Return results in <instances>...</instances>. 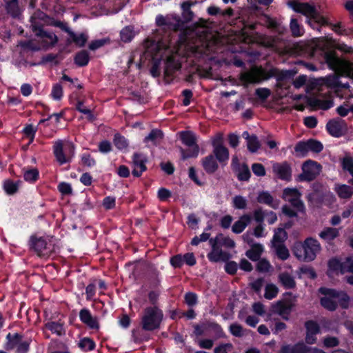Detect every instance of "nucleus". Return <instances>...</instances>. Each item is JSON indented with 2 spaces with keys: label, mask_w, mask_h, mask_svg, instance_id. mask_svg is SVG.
Instances as JSON below:
<instances>
[{
  "label": "nucleus",
  "mask_w": 353,
  "mask_h": 353,
  "mask_svg": "<svg viewBox=\"0 0 353 353\" xmlns=\"http://www.w3.org/2000/svg\"><path fill=\"white\" fill-rule=\"evenodd\" d=\"M336 192L340 198L350 199L353 194V189L347 185H341L336 190Z\"/></svg>",
  "instance_id": "nucleus-43"
},
{
  "label": "nucleus",
  "mask_w": 353,
  "mask_h": 353,
  "mask_svg": "<svg viewBox=\"0 0 353 353\" xmlns=\"http://www.w3.org/2000/svg\"><path fill=\"white\" fill-rule=\"evenodd\" d=\"M30 245L38 255L48 256L54 250L53 238L50 236H32L30 239Z\"/></svg>",
  "instance_id": "nucleus-7"
},
{
  "label": "nucleus",
  "mask_w": 353,
  "mask_h": 353,
  "mask_svg": "<svg viewBox=\"0 0 353 353\" xmlns=\"http://www.w3.org/2000/svg\"><path fill=\"white\" fill-rule=\"evenodd\" d=\"M163 319V312L157 307H149L144 310L141 319L144 330L151 331L158 328Z\"/></svg>",
  "instance_id": "nucleus-8"
},
{
  "label": "nucleus",
  "mask_w": 353,
  "mask_h": 353,
  "mask_svg": "<svg viewBox=\"0 0 353 353\" xmlns=\"http://www.w3.org/2000/svg\"><path fill=\"white\" fill-rule=\"evenodd\" d=\"M341 166L343 170L347 171L353 177V158L349 156L343 157L341 160ZM349 183L353 185V178L349 180Z\"/></svg>",
  "instance_id": "nucleus-36"
},
{
  "label": "nucleus",
  "mask_w": 353,
  "mask_h": 353,
  "mask_svg": "<svg viewBox=\"0 0 353 353\" xmlns=\"http://www.w3.org/2000/svg\"><path fill=\"white\" fill-rule=\"evenodd\" d=\"M259 203L266 204L273 208H276L278 203L274 200L273 196L267 191L260 192L257 196Z\"/></svg>",
  "instance_id": "nucleus-31"
},
{
  "label": "nucleus",
  "mask_w": 353,
  "mask_h": 353,
  "mask_svg": "<svg viewBox=\"0 0 353 353\" xmlns=\"http://www.w3.org/2000/svg\"><path fill=\"white\" fill-rule=\"evenodd\" d=\"M274 310L277 312L280 316H282L285 320H288V315L291 313L293 308V304L288 301L285 302L284 301H278L273 305Z\"/></svg>",
  "instance_id": "nucleus-20"
},
{
  "label": "nucleus",
  "mask_w": 353,
  "mask_h": 353,
  "mask_svg": "<svg viewBox=\"0 0 353 353\" xmlns=\"http://www.w3.org/2000/svg\"><path fill=\"white\" fill-rule=\"evenodd\" d=\"M19 181L6 180L3 183V189L8 194H13L18 190Z\"/></svg>",
  "instance_id": "nucleus-47"
},
{
  "label": "nucleus",
  "mask_w": 353,
  "mask_h": 353,
  "mask_svg": "<svg viewBox=\"0 0 353 353\" xmlns=\"http://www.w3.org/2000/svg\"><path fill=\"white\" fill-rule=\"evenodd\" d=\"M311 347L307 346L303 342H298L294 345H283L279 353H308Z\"/></svg>",
  "instance_id": "nucleus-18"
},
{
  "label": "nucleus",
  "mask_w": 353,
  "mask_h": 353,
  "mask_svg": "<svg viewBox=\"0 0 353 353\" xmlns=\"http://www.w3.org/2000/svg\"><path fill=\"white\" fill-rule=\"evenodd\" d=\"M294 152L297 157H305L309 152L307 141H299L294 146Z\"/></svg>",
  "instance_id": "nucleus-44"
},
{
  "label": "nucleus",
  "mask_w": 353,
  "mask_h": 353,
  "mask_svg": "<svg viewBox=\"0 0 353 353\" xmlns=\"http://www.w3.org/2000/svg\"><path fill=\"white\" fill-rule=\"evenodd\" d=\"M263 251V247L259 243L254 244L251 248L246 251L245 255L252 261H257L260 259Z\"/></svg>",
  "instance_id": "nucleus-29"
},
{
  "label": "nucleus",
  "mask_w": 353,
  "mask_h": 353,
  "mask_svg": "<svg viewBox=\"0 0 353 353\" xmlns=\"http://www.w3.org/2000/svg\"><path fill=\"white\" fill-rule=\"evenodd\" d=\"M114 143L119 150H125L128 145V143L124 137L116 134L114 139Z\"/></svg>",
  "instance_id": "nucleus-52"
},
{
  "label": "nucleus",
  "mask_w": 353,
  "mask_h": 353,
  "mask_svg": "<svg viewBox=\"0 0 353 353\" xmlns=\"http://www.w3.org/2000/svg\"><path fill=\"white\" fill-rule=\"evenodd\" d=\"M213 241H214V242L216 243L220 247L224 246L226 248H233L234 246V241L222 234L217 235L215 239H213Z\"/></svg>",
  "instance_id": "nucleus-38"
},
{
  "label": "nucleus",
  "mask_w": 353,
  "mask_h": 353,
  "mask_svg": "<svg viewBox=\"0 0 353 353\" xmlns=\"http://www.w3.org/2000/svg\"><path fill=\"white\" fill-rule=\"evenodd\" d=\"M109 39L107 38L92 41L89 45V48L91 50H97L106 43H109Z\"/></svg>",
  "instance_id": "nucleus-60"
},
{
  "label": "nucleus",
  "mask_w": 353,
  "mask_h": 353,
  "mask_svg": "<svg viewBox=\"0 0 353 353\" xmlns=\"http://www.w3.org/2000/svg\"><path fill=\"white\" fill-rule=\"evenodd\" d=\"M322 166L313 160H307L302 165V173L298 175L299 181H312L320 174Z\"/></svg>",
  "instance_id": "nucleus-11"
},
{
  "label": "nucleus",
  "mask_w": 353,
  "mask_h": 353,
  "mask_svg": "<svg viewBox=\"0 0 353 353\" xmlns=\"http://www.w3.org/2000/svg\"><path fill=\"white\" fill-rule=\"evenodd\" d=\"M213 148V153L216 157V159L220 163H225L229 158V152L228 149L221 143L217 142H214Z\"/></svg>",
  "instance_id": "nucleus-22"
},
{
  "label": "nucleus",
  "mask_w": 353,
  "mask_h": 353,
  "mask_svg": "<svg viewBox=\"0 0 353 353\" xmlns=\"http://www.w3.org/2000/svg\"><path fill=\"white\" fill-rule=\"evenodd\" d=\"M288 5L294 12L305 16L307 24L318 32H321V24H327V18L321 14L314 5L296 1H289Z\"/></svg>",
  "instance_id": "nucleus-4"
},
{
  "label": "nucleus",
  "mask_w": 353,
  "mask_h": 353,
  "mask_svg": "<svg viewBox=\"0 0 353 353\" xmlns=\"http://www.w3.org/2000/svg\"><path fill=\"white\" fill-rule=\"evenodd\" d=\"M147 159L145 155L139 153H135L133 155L132 163L133 170L132 174L134 176H140L141 174L146 170L145 163Z\"/></svg>",
  "instance_id": "nucleus-17"
},
{
  "label": "nucleus",
  "mask_w": 353,
  "mask_h": 353,
  "mask_svg": "<svg viewBox=\"0 0 353 353\" xmlns=\"http://www.w3.org/2000/svg\"><path fill=\"white\" fill-rule=\"evenodd\" d=\"M51 97L54 100L59 101L63 97V88L62 86L59 84H54L52 88Z\"/></svg>",
  "instance_id": "nucleus-54"
},
{
  "label": "nucleus",
  "mask_w": 353,
  "mask_h": 353,
  "mask_svg": "<svg viewBox=\"0 0 353 353\" xmlns=\"http://www.w3.org/2000/svg\"><path fill=\"white\" fill-rule=\"evenodd\" d=\"M319 292L324 296H330L338 299L337 303L342 309H347L349 307L350 298L345 292L325 287H321L319 289Z\"/></svg>",
  "instance_id": "nucleus-12"
},
{
  "label": "nucleus",
  "mask_w": 353,
  "mask_h": 353,
  "mask_svg": "<svg viewBox=\"0 0 353 353\" xmlns=\"http://www.w3.org/2000/svg\"><path fill=\"white\" fill-rule=\"evenodd\" d=\"M307 141L309 151L319 153L323 150V145L321 141L314 139H310Z\"/></svg>",
  "instance_id": "nucleus-49"
},
{
  "label": "nucleus",
  "mask_w": 353,
  "mask_h": 353,
  "mask_svg": "<svg viewBox=\"0 0 353 353\" xmlns=\"http://www.w3.org/2000/svg\"><path fill=\"white\" fill-rule=\"evenodd\" d=\"M290 29L292 37H299L303 35L305 32L302 24L299 23L296 18H292L290 23Z\"/></svg>",
  "instance_id": "nucleus-33"
},
{
  "label": "nucleus",
  "mask_w": 353,
  "mask_h": 353,
  "mask_svg": "<svg viewBox=\"0 0 353 353\" xmlns=\"http://www.w3.org/2000/svg\"><path fill=\"white\" fill-rule=\"evenodd\" d=\"M47 329L50 330L52 333L57 334L58 336H62L65 334V330L61 323L57 322H48L46 324Z\"/></svg>",
  "instance_id": "nucleus-40"
},
{
  "label": "nucleus",
  "mask_w": 353,
  "mask_h": 353,
  "mask_svg": "<svg viewBox=\"0 0 353 353\" xmlns=\"http://www.w3.org/2000/svg\"><path fill=\"white\" fill-rule=\"evenodd\" d=\"M325 128L330 135L333 137L339 138L345 134L347 123L340 118H335L327 121Z\"/></svg>",
  "instance_id": "nucleus-13"
},
{
  "label": "nucleus",
  "mask_w": 353,
  "mask_h": 353,
  "mask_svg": "<svg viewBox=\"0 0 353 353\" xmlns=\"http://www.w3.org/2000/svg\"><path fill=\"white\" fill-rule=\"evenodd\" d=\"M333 299H335V297L330 296L321 297L320 299L321 305L330 312L335 311L338 307V303L336 301H334Z\"/></svg>",
  "instance_id": "nucleus-35"
},
{
  "label": "nucleus",
  "mask_w": 353,
  "mask_h": 353,
  "mask_svg": "<svg viewBox=\"0 0 353 353\" xmlns=\"http://www.w3.org/2000/svg\"><path fill=\"white\" fill-rule=\"evenodd\" d=\"M254 174L257 176H264L266 174L264 165L259 163H254L251 166Z\"/></svg>",
  "instance_id": "nucleus-55"
},
{
  "label": "nucleus",
  "mask_w": 353,
  "mask_h": 353,
  "mask_svg": "<svg viewBox=\"0 0 353 353\" xmlns=\"http://www.w3.org/2000/svg\"><path fill=\"white\" fill-rule=\"evenodd\" d=\"M307 103L312 107L319 108L323 110H327L334 105V101L332 99L321 100L316 97H310L307 99Z\"/></svg>",
  "instance_id": "nucleus-23"
},
{
  "label": "nucleus",
  "mask_w": 353,
  "mask_h": 353,
  "mask_svg": "<svg viewBox=\"0 0 353 353\" xmlns=\"http://www.w3.org/2000/svg\"><path fill=\"white\" fill-rule=\"evenodd\" d=\"M39 176V172L36 169L27 170L24 172V179L26 181L32 182L37 180Z\"/></svg>",
  "instance_id": "nucleus-62"
},
{
  "label": "nucleus",
  "mask_w": 353,
  "mask_h": 353,
  "mask_svg": "<svg viewBox=\"0 0 353 353\" xmlns=\"http://www.w3.org/2000/svg\"><path fill=\"white\" fill-rule=\"evenodd\" d=\"M271 94V90L267 88H259L255 90L256 97L262 101H265Z\"/></svg>",
  "instance_id": "nucleus-51"
},
{
  "label": "nucleus",
  "mask_w": 353,
  "mask_h": 353,
  "mask_svg": "<svg viewBox=\"0 0 353 353\" xmlns=\"http://www.w3.org/2000/svg\"><path fill=\"white\" fill-rule=\"evenodd\" d=\"M17 352L18 353H26L29 350L30 346V341L29 340H25L19 341L17 340Z\"/></svg>",
  "instance_id": "nucleus-63"
},
{
  "label": "nucleus",
  "mask_w": 353,
  "mask_h": 353,
  "mask_svg": "<svg viewBox=\"0 0 353 353\" xmlns=\"http://www.w3.org/2000/svg\"><path fill=\"white\" fill-rule=\"evenodd\" d=\"M232 169L236 172L237 177L240 181H243V171L241 170L239 160L236 157H234L232 160Z\"/></svg>",
  "instance_id": "nucleus-58"
},
{
  "label": "nucleus",
  "mask_w": 353,
  "mask_h": 353,
  "mask_svg": "<svg viewBox=\"0 0 353 353\" xmlns=\"http://www.w3.org/2000/svg\"><path fill=\"white\" fill-rule=\"evenodd\" d=\"M63 30L68 33L72 39V41L74 42L76 45L79 47H83L85 46L88 39L87 34L81 33L79 34H77L67 26H64ZM68 42L70 43L71 41L68 40Z\"/></svg>",
  "instance_id": "nucleus-24"
},
{
  "label": "nucleus",
  "mask_w": 353,
  "mask_h": 353,
  "mask_svg": "<svg viewBox=\"0 0 353 353\" xmlns=\"http://www.w3.org/2000/svg\"><path fill=\"white\" fill-rule=\"evenodd\" d=\"M180 138L183 144L189 148L185 150L181 148V157L186 159L191 157H196L199 154V148L196 144L195 134L192 132L183 131L180 132Z\"/></svg>",
  "instance_id": "nucleus-9"
},
{
  "label": "nucleus",
  "mask_w": 353,
  "mask_h": 353,
  "mask_svg": "<svg viewBox=\"0 0 353 353\" xmlns=\"http://www.w3.org/2000/svg\"><path fill=\"white\" fill-rule=\"evenodd\" d=\"M303 123L308 128H314L317 125L318 121L315 117L310 116L304 118Z\"/></svg>",
  "instance_id": "nucleus-64"
},
{
  "label": "nucleus",
  "mask_w": 353,
  "mask_h": 353,
  "mask_svg": "<svg viewBox=\"0 0 353 353\" xmlns=\"http://www.w3.org/2000/svg\"><path fill=\"white\" fill-rule=\"evenodd\" d=\"M306 330L305 342L309 345H313L316 343V335L321 333V327L319 323L314 320L306 321L304 323Z\"/></svg>",
  "instance_id": "nucleus-14"
},
{
  "label": "nucleus",
  "mask_w": 353,
  "mask_h": 353,
  "mask_svg": "<svg viewBox=\"0 0 353 353\" xmlns=\"http://www.w3.org/2000/svg\"><path fill=\"white\" fill-rule=\"evenodd\" d=\"M272 171L276 177L281 180L290 181L292 179V168L287 161L274 163Z\"/></svg>",
  "instance_id": "nucleus-15"
},
{
  "label": "nucleus",
  "mask_w": 353,
  "mask_h": 353,
  "mask_svg": "<svg viewBox=\"0 0 353 353\" xmlns=\"http://www.w3.org/2000/svg\"><path fill=\"white\" fill-rule=\"evenodd\" d=\"M79 317L81 321L93 329L98 328V323L97 320L92 316L89 310L86 309L81 310L79 313Z\"/></svg>",
  "instance_id": "nucleus-27"
},
{
  "label": "nucleus",
  "mask_w": 353,
  "mask_h": 353,
  "mask_svg": "<svg viewBox=\"0 0 353 353\" xmlns=\"http://www.w3.org/2000/svg\"><path fill=\"white\" fill-rule=\"evenodd\" d=\"M203 166L207 172L213 173L216 170L218 164L214 157L209 155L203 160Z\"/></svg>",
  "instance_id": "nucleus-34"
},
{
  "label": "nucleus",
  "mask_w": 353,
  "mask_h": 353,
  "mask_svg": "<svg viewBox=\"0 0 353 353\" xmlns=\"http://www.w3.org/2000/svg\"><path fill=\"white\" fill-rule=\"evenodd\" d=\"M79 345V347L85 351L92 350L95 347V344L93 341L88 338H84L81 339Z\"/></svg>",
  "instance_id": "nucleus-56"
},
{
  "label": "nucleus",
  "mask_w": 353,
  "mask_h": 353,
  "mask_svg": "<svg viewBox=\"0 0 353 353\" xmlns=\"http://www.w3.org/2000/svg\"><path fill=\"white\" fill-rule=\"evenodd\" d=\"M290 204L297 210V211L300 212H305V208L303 201L301 199V197H296L295 199H292L291 201H289Z\"/></svg>",
  "instance_id": "nucleus-61"
},
{
  "label": "nucleus",
  "mask_w": 353,
  "mask_h": 353,
  "mask_svg": "<svg viewBox=\"0 0 353 353\" xmlns=\"http://www.w3.org/2000/svg\"><path fill=\"white\" fill-rule=\"evenodd\" d=\"M279 281L286 290L293 289L296 287V281L288 272H282L279 275Z\"/></svg>",
  "instance_id": "nucleus-25"
},
{
  "label": "nucleus",
  "mask_w": 353,
  "mask_h": 353,
  "mask_svg": "<svg viewBox=\"0 0 353 353\" xmlns=\"http://www.w3.org/2000/svg\"><path fill=\"white\" fill-rule=\"evenodd\" d=\"M252 19L249 21L244 18V44H256L260 47L266 46L265 36L256 31L259 26L279 32L281 24L276 18L261 14L252 17Z\"/></svg>",
  "instance_id": "nucleus-3"
},
{
  "label": "nucleus",
  "mask_w": 353,
  "mask_h": 353,
  "mask_svg": "<svg viewBox=\"0 0 353 353\" xmlns=\"http://www.w3.org/2000/svg\"><path fill=\"white\" fill-rule=\"evenodd\" d=\"M210 243L212 246V251L208 254V258L210 261H225L228 259V253L222 251L220 246L213 241V239L210 240Z\"/></svg>",
  "instance_id": "nucleus-16"
},
{
  "label": "nucleus",
  "mask_w": 353,
  "mask_h": 353,
  "mask_svg": "<svg viewBox=\"0 0 353 353\" xmlns=\"http://www.w3.org/2000/svg\"><path fill=\"white\" fill-rule=\"evenodd\" d=\"M244 138L247 140L248 150L252 152H256L261 146L257 137L255 134L250 135L247 131H244Z\"/></svg>",
  "instance_id": "nucleus-28"
},
{
  "label": "nucleus",
  "mask_w": 353,
  "mask_h": 353,
  "mask_svg": "<svg viewBox=\"0 0 353 353\" xmlns=\"http://www.w3.org/2000/svg\"><path fill=\"white\" fill-rule=\"evenodd\" d=\"M299 272L301 274H306L310 279H315L317 277L314 269L312 267L303 265L299 268Z\"/></svg>",
  "instance_id": "nucleus-57"
},
{
  "label": "nucleus",
  "mask_w": 353,
  "mask_h": 353,
  "mask_svg": "<svg viewBox=\"0 0 353 353\" xmlns=\"http://www.w3.org/2000/svg\"><path fill=\"white\" fill-rule=\"evenodd\" d=\"M288 237V234L284 228H279L274 231V234L272 238L273 246L274 244H283V243L285 241Z\"/></svg>",
  "instance_id": "nucleus-37"
},
{
  "label": "nucleus",
  "mask_w": 353,
  "mask_h": 353,
  "mask_svg": "<svg viewBox=\"0 0 353 353\" xmlns=\"http://www.w3.org/2000/svg\"><path fill=\"white\" fill-rule=\"evenodd\" d=\"M163 138V134L162 132L159 130H153L151 131V132L147 136L144 141L145 143L148 145H156Z\"/></svg>",
  "instance_id": "nucleus-30"
},
{
  "label": "nucleus",
  "mask_w": 353,
  "mask_h": 353,
  "mask_svg": "<svg viewBox=\"0 0 353 353\" xmlns=\"http://www.w3.org/2000/svg\"><path fill=\"white\" fill-rule=\"evenodd\" d=\"M339 236V231L337 228L327 227L324 228L319 234V236L327 241L330 243Z\"/></svg>",
  "instance_id": "nucleus-26"
},
{
  "label": "nucleus",
  "mask_w": 353,
  "mask_h": 353,
  "mask_svg": "<svg viewBox=\"0 0 353 353\" xmlns=\"http://www.w3.org/2000/svg\"><path fill=\"white\" fill-rule=\"evenodd\" d=\"M323 345L326 348L334 347L339 345V340L335 336H326L323 341Z\"/></svg>",
  "instance_id": "nucleus-53"
},
{
  "label": "nucleus",
  "mask_w": 353,
  "mask_h": 353,
  "mask_svg": "<svg viewBox=\"0 0 353 353\" xmlns=\"http://www.w3.org/2000/svg\"><path fill=\"white\" fill-rule=\"evenodd\" d=\"M257 264H256V270L260 272H266L268 271H269V269L270 268V262L265 259H259V261H257Z\"/></svg>",
  "instance_id": "nucleus-59"
},
{
  "label": "nucleus",
  "mask_w": 353,
  "mask_h": 353,
  "mask_svg": "<svg viewBox=\"0 0 353 353\" xmlns=\"http://www.w3.org/2000/svg\"><path fill=\"white\" fill-rule=\"evenodd\" d=\"M74 153V147L71 142L57 141L54 145V154L57 161L61 164L69 162Z\"/></svg>",
  "instance_id": "nucleus-10"
},
{
  "label": "nucleus",
  "mask_w": 353,
  "mask_h": 353,
  "mask_svg": "<svg viewBox=\"0 0 353 353\" xmlns=\"http://www.w3.org/2000/svg\"><path fill=\"white\" fill-rule=\"evenodd\" d=\"M179 17L178 16L168 15L164 17L163 15H157L156 17V23L159 26L167 27L168 28L174 29L179 24Z\"/></svg>",
  "instance_id": "nucleus-21"
},
{
  "label": "nucleus",
  "mask_w": 353,
  "mask_h": 353,
  "mask_svg": "<svg viewBox=\"0 0 353 353\" xmlns=\"http://www.w3.org/2000/svg\"><path fill=\"white\" fill-rule=\"evenodd\" d=\"M345 261L341 262L337 258H332L328 261L327 267L329 270L332 272H340L341 274H345Z\"/></svg>",
  "instance_id": "nucleus-32"
},
{
  "label": "nucleus",
  "mask_w": 353,
  "mask_h": 353,
  "mask_svg": "<svg viewBox=\"0 0 353 353\" xmlns=\"http://www.w3.org/2000/svg\"><path fill=\"white\" fill-rule=\"evenodd\" d=\"M31 26L33 32L37 37L40 43L39 46H35L31 41L21 43L23 48L30 49L32 51H37L41 49H48L54 46L58 41L57 35L52 31L43 30L36 21V17H31Z\"/></svg>",
  "instance_id": "nucleus-5"
},
{
  "label": "nucleus",
  "mask_w": 353,
  "mask_h": 353,
  "mask_svg": "<svg viewBox=\"0 0 353 353\" xmlns=\"http://www.w3.org/2000/svg\"><path fill=\"white\" fill-rule=\"evenodd\" d=\"M291 250L299 261L308 263L315 260L321 246L316 239L307 237L303 241H295Z\"/></svg>",
  "instance_id": "nucleus-6"
},
{
  "label": "nucleus",
  "mask_w": 353,
  "mask_h": 353,
  "mask_svg": "<svg viewBox=\"0 0 353 353\" xmlns=\"http://www.w3.org/2000/svg\"><path fill=\"white\" fill-rule=\"evenodd\" d=\"M301 194L300 192L296 188H286L283 191V199L287 201H291L292 199H295L296 197H301Z\"/></svg>",
  "instance_id": "nucleus-42"
},
{
  "label": "nucleus",
  "mask_w": 353,
  "mask_h": 353,
  "mask_svg": "<svg viewBox=\"0 0 353 353\" xmlns=\"http://www.w3.org/2000/svg\"><path fill=\"white\" fill-rule=\"evenodd\" d=\"M324 59L329 68L333 70L343 67L345 64V62L339 57L337 53L334 50L326 52Z\"/></svg>",
  "instance_id": "nucleus-19"
},
{
  "label": "nucleus",
  "mask_w": 353,
  "mask_h": 353,
  "mask_svg": "<svg viewBox=\"0 0 353 353\" xmlns=\"http://www.w3.org/2000/svg\"><path fill=\"white\" fill-rule=\"evenodd\" d=\"M74 61L79 66L86 65L89 62L88 52L85 50L81 51L76 55Z\"/></svg>",
  "instance_id": "nucleus-48"
},
{
  "label": "nucleus",
  "mask_w": 353,
  "mask_h": 353,
  "mask_svg": "<svg viewBox=\"0 0 353 353\" xmlns=\"http://www.w3.org/2000/svg\"><path fill=\"white\" fill-rule=\"evenodd\" d=\"M322 26H329L331 29L339 35H347V30H346L341 24V22L336 23L335 24L331 23L327 19V24H321V28Z\"/></svg>",
  "instance_id": "nucleus-41"
},
{
  "label": "nucleus",
  "mask_w": 353,
  "mask_h": 353,
  "mask_svg": "<svg viewBox=\"0 0 353 353\" xmlns=\"http://www.w3.org/2000/svg\"><path fill=\"white\" fill-rule=\"evenodd\" d=\"M278 292L279 289L275 285L272 283L267 284L265 288L264 297L266 299L272 300L277 296Z\"/></svg>",
  "instance_id": "nucleus-46"
},
{
  "label": "nucleus",
  "mask_w": 353,
  "mask_h": 353,
  "mask_svg": "<svg viewBox=\"0 0 353 353\" xmlns=\"http://www.w3.org/2000/svg\"><path fill=\"white\" fill-rule=\"evenodd\" d=\"M7 10L13 17H17L20 13V10L18 6V0H11L7 3Z\"/></svg>",
  "instance_id": "nucleus-50"
},
{
  "label": "nucleus",
  "mask_w": 353,
  "mask_h": 353,
  "mask_svg": "<svg viewBox=\"0 0 353 353\" xmlns=\"http://www.w3.org/2000/svg\"><path fill=\"white\" fill-rule=\"evenodd\" d=\"M276 254L282 261L287 260L290 256V252L284 244H274Z\"/></svg>",
  "instance_id": "nucleus-39"
},
{
  "label": "nucleus",
  "mask_w": 353,
  "mask_h": 353,
  "mask_svg": "<svg viewBox=\"0 0 353 353\" xmlns=\"http://www.w3.org/2000/svg\"><path fill=\"white\" fill-rule=\"evenodd\" d=\"M145 56L150 58L153 63L150 70L151 74L156 77L161 74V65L166 76L172 75L181 68L179 57L193 55L199 58L203 55H208V46L200 48L199 46H188L184 39L174 37L170 34L154 39H147L145 42Z\"/></svg>",
  "instance_id": "nucleus-1"
},
{
  "label": "nucleus",
  "mask_w": 353,
  "mask_h": 353,
  "mask_svg": "<svg viewBox=\"0 0 353 353\" xmlns=\"http://www.w3.org/2000/svg\"><path fill=\"white\" fill-rule=\"evenodd\" d=\"M261 56V52L257 50L245 49L244 47V63L245 62H254ZM295 72L293 70H282L279 72L276 68L266 70L262 66L252 65L250 70H247L244 64V88L248 84H259L264 81L276 77L278 81L293 79Z\"/></svg>",
  "instance_id": "nucleus-2"
},
{
  "label": "nucleus",
  "mask_w": 353,
  "mask_h": 353,
  "mask_svg": "<svg viewBox=\"0 0 353 353\" xmlns=\"http://www.w3.org/2000/svg\"><path fill=\"white\" fill-rule=\"evenodd\" d=\"M135 33L134 29L131 26H126L121 30V39L123 42H130L134 37Z\"/></svg>",
  "instance_id": "nucleus-45"
}]
</instances>
